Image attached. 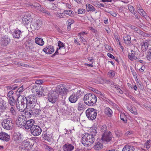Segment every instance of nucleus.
<instances>
[{"label": "nucleus", "mask_w": 151, "mask_h": 151, "mask_svg": "<svg viewBox=\"0 0 151 151\" xmlns=\"http://www.w3.org/2000/svg\"><path fill=\"white\" fill-rule=\"evenodd\" d=\"M97 132L95 129L90 131L89 133L84 134L82 136L81 142L84 146H90L94 142L95 137Z\"/></svg>", "instance_id": "1"}, {"label": "nucleus", "mask_w": 151, "mask_h": 151, "mask_svg": "<svg viewBox=\"0 0 151 151\" xmlns=\"http://www.w3.org/2000/svg\"><path fill=\"white\" fill-rule=\"evenodd\" d=\"M97 98L94 93H89L86 94L83 98L84 103L88 106H92L97 101Z\"/></svg>", "instance_id": "2"}, {"label": "nucleus", "mask_w": 151, "mask_h": 151, "mask_svg": "<svg viewBox=\"0 0 151 151\" xmlns=\"http://www.w3.org/2000/svg\"><path fill=\"white\" fill-rule=\"evenodd\" d=\"M27 102L26 105L27 107L33 108L38 104L36 97L35 95H30L26 97Z\"/></svg>", "instance_id": "3"}, {"label": "nucleus", "mask_w": 151, "mask_h": 151, "mask_svg": "<svg viewBox=\"0 0 151 151\" xmlns=\"http://www.w3.org/2000/svg\"><path fill=\"white\" fill-rule=\"evenodd\" d=\"M83 94V93L81 90H78L76 92H73L69 96L68 100L72 103H76L81 96Z\"/></svg>", "instance_id": "4"}, {"label": "nucleus", "mask_w": 151, "mask_h": 151, "mask_svg": "<svg viewBox=\"0 0 151 151\" xmlns=\"http://www.w3.org/2000/svg\"><path fill=\"white\" fill-rule=\"evenodd\" d=\"M2 127L4 129L10 130L12 129L13 127L12 119L9 118L4 119L1 123Z\"/></svg>", "instance_id": "5"}, {"label": "nucleus", "mask_w": 151, "mask_h": 151, "mask_svg": "<svg viewBox=\"0 0 151 151\" xmlns=\"http://www.w3.org/2000/svg\"><path fill=\"white\" fill-rule=\"evenodd\" d=\"M86 114L87 117L89 120H93L96 118L97 110L92 108H89L86 110Z\"/></svg>", "instance_id": "6"}, {"label": "nucleus", "mask_w": 151, "mask_h": 151, "mask_svg": "<svg viewBox=\"0 0 151 151\" xmlns=\"http://www.w3.org/2000/svg\"><path fill=\"white\" fill-rule=\"evenodd\" d=\"M68 91V89L65 88L64 86L61 84L56 87L54 92H56L58 96L59 95L63 96L66 95Z\"/></svg>", "instance_id": "7"}, {"label": "nucleus", "mask_w": 151, "mask_h": 151, "mask_svg": "<svg viewBox=\"0 0 151 151\" xmlns=\"http://www.w3.org/2000/svg\"><path fill=\"white\" fill-rule=\"evenodd\" d=\"M58 96L54 91L52 90L48 94L49 101L52 103H55L58 99Z\"/></svg>", "instance_id": "8"}, {"label": "nucleus", "mask_w": 151, "mask_h": 151, "mask_svg": "<svg viewBox=\"0 0 151 151\" xmlns=\"http://www.w3.org/2000/svg\"><path fill=\"white\" fill-rule=\"evenodd\" d=\"M112 137V134L111 132L109 131L103 133L101 139L104 142H107L111 139Z\"/></svg>", "instance_id": "9"}, {"label": "nucleus", "mask_w": 151, "mask_h": 151, "mask_svg": "<svg viewBox=\"0 0 151 151\" xmlns=\"http://www.w3.org/2000/svg\"><path fill=\"white\" fill-rule=\"evenodd\" d=\"M30 132L32 134L35 136H37L40 134L42 130L39 126L37 125H35L31 129Z\"/></svg>", "instance_id": "10"}, {"label": "nucleus", "mask_w": 151, "mask_h": 151, "mask_svg": "<svg viewBox=\"0 0 151 151\" xmlns=\"http://www.w3.org/2000/svg\"><path fill=\"white\" fill-rule=\"evenodd\" d=\"M26 120L25 116L23 115H21L18 117L17 120L16 122L18 126L19 127L23 126Z\"/></svg>", "instance_id": "11"}, {"label": "nucleus", "mask_w": 151, "mask_h": 151, "mask_svg": "<svg viewBox=\"0 0 151 151\" xmlns=\"http://www.w3.org/2000/svg\"><path fill=\"white\" fill-rule=\"evenodd\" d=\"M35 121L33 119H29L28 120H26L24 125L25 128L27 129H31L33 127L35 124Z\"/></svg>", "instance_id": "12"}, {"label": "nucleus", "mask_w": 151, "mask_h": 151, "mask_svg": "<svg viewBox=\"0 0 151 151\" xmlns=\"http://www.w3.org/2000/svg\"><path fill=\"white\" fill-rule=\"evenodd\" d=\"M30 6L31 7L38 9L40 11L42 12H43L47 14V15H50V13L49 12L46 10H44L41 8V6L38 3H34L32 4H30Z\"/></svg>", "instance_id": "13"}, {"label": "nucleus", "mask_w": 151, "mask_h": 151, "mask_svg": "<svg viewBox=\"0 0 151 151\" xmlns=\"http://www.w3.org/2000/svg\"><path fill=\"white\" fill-rule=\"evenodd\" d=\"M42 23L40 21L36 20L35 22H33L31 25V27L34 30H38L41 27Z\"/></svg>", "instance_id": "14"}, {"label": "nucleus", "mask_w": 151, "mask_h": 151, "mask_svg": "<svg viewBox=\"0 0 151 151\" xmlns=\"http://www.w3.org/2000/svg\"><path fill=\"white\" fill-rule=\"evenodd\" d=\"M1 41L2 45L5 46H6L11 41L9 38L6 35L3 36L1 38Z\"/></svg>", "instance_id": "15"}, {"label": "nucleus", "mask_w": 151, "mask_h": 151, "mask_svg": "<svg viewBox=\"0 0 151 151\" xmlns=\"http://www.w3.org/2000/svg\"><path fill=\"white\" fill-rule=\"evenodd\" d=\"M10 139V136L5 132L0 133V139L8 142Z\"/></svg>", "instance_id": "16"}, {"label": "nucleus", "mask_w": 151, "mask_h": 151, "mask_svg": "<svg viewBox=\"0 0 151 151\" xmlns=\"http://www.w3.org/2000/svg\"><path fill=\"white\" fill-rule=\"evenodd\" d=\"M17 109L21 112H23L27 108V105L21 104L19 102V98L17 101Z\"/></svg>", "instance_id": "17"}, {"label": "nucleus", "mask_w": 151, "mask_h": 151, "mask_svg": "<svg viewBox=\"0 0 151 151\" xmlns=\"http://www.w3.org/2000/svg\"><path fill=\"white\" fill-rule=\"evenodd\" d=\"M74 147L72 144L66 143L63 147V149L64 151H72L74 149Z\"/></svg>", "instance_id": "18"}, {"label": "nucleus", "mask_w": 151, "mask_h": 151, "mask_svg": "<svg viewBox=\"0 0 151 151\" xmlns=\"http://www.w3.org/2000/svg\"><path fill=\"white\" fill-rule=\"evenodd\" d=\"M43 51L47 54H51L54 51V48L52 45L47 46L43 50Z\"/></svg>", "instance_id": "19"}, {"label": "nucleus", "mask_w": 151, "mask_h": 151, "mask_svg": "<svg viewBox=\"0 0 151 151\" xmlns=\"http://www.w3.org/2000/svg\"><path fill=\"white\" fill-rule=\"evenodd\" d=\"M86 106L81 101L79 102L77 104V109L79 111H84L86 109Z\"/></svg>", "instance_id": "20"}, {"label": "nucleus", "mask_w": 151, "mask_h": 151, "mask_svg": "<svg viewBox=\"0 0 151 151\" xmlns=\"http://www.w3.org/2000/svg\"><path fill=\"white\" fill-rule=\"evenodd\" d=\"M22 20L24 24L26 25L28 24L30 21V16L27 13L25 14L22 18Z\"/></svg>", "instance_id": "21"}, {"label": "nucleus", "mask_w": 151, "mask_h": 151, "mask_svg": "<svg viewBox=\"0 0 151 151\" xmlns=\"http://www.w3.org/2000/svg\"><path fill=\"white\" fill-rule=\"evenodd\" d=\"M136 54V52L133 50H132L131 53H129L128 55V58L129 59L132 61L136 59L137 58V57L135 56Z\"/></svg>", "instance_id": "22"}, {"label": "nucleus", "mask_w": 151, "mask_h": 151, "mask_svg": "<svg viewBox=\"0 0 151 151\" xmlns=\"http://www.w3.org/2000/svg\"><path fill=\"white\" fill-rule=\"evenodd\" d=\"M150 41V40H146L143 42L142 45V48L143 50L146 51L147 49L149 43Z\"/></svg>", "instance_id": "23"}, {"label": "nucleus", "mask_w": 151, "mask_h": 151, "mask_svg": "<svg viewBox=\"0 0 151 151\" xmlns=\"http://www.w3.org/2000/svg\"><path fill=\"white\" fill-rule=\"evenodd\" d=\"M135 148L132 146L125 145L122 149V151H134Z\"/></svg>", "instance_id": "24"}, {"label": "nucleus", "mask_w": 151, "mask_h": 151, "mask_svg": "<svg viewBox=\"0 0 151 151\" xmlns=\"http://www.w3.org/2000/svg\"><path fill=\"white\" fill-rule=\"evenodd\" d=\"M104 113L108 117H111L113 114V112L109 108L106 107L104 111Z\"/></svg>", "instance_id": "25"}, {"label": "nucleus", "mask_w": 151, "mask_h": 151, "mask_svg": "<svg viewBox=\"0 0 151 151\" xmlns=\"http://www.w3.org/2000/svg\"><path fill=\"white\" fill-rule=\"evenodd\" d=\"M103 147V144L99 142H97L93 147V148L96 150H99Z\"/></svg>", "instance_id": "26"}, {"label": "nucleus", "mask_w": 151, "mask_h": 151, "mask_svg": "<svg viewBox=\"0 0 151 151\" xmlns=\"http://www.w3.org/2000/svg\"><path fill=\"white\" fill-rule=\"evenodd\" d=\"M13 36L14 37L16 38H19L20 37L21 35V31L18 29H16L14 31L13 34Z\"/></svg>", "instance_id": "27"}, {"label": "nucleus", "mask_w": 151, "mask_h": 151, "mask_svg": "<svg viewBox=\"0 0 151 151\" xmlns=\"http://www.w3.org/2000/svg\"><path fill=\"white\" fill-rule=\"evenodd\" d=\"M127 108L132 113L134 114H137L136 109L134 106L129 105L127 106Z\"/></svg>", "instance_id": "28"}, {"label": "nucleus", "mask_w": 151, "mask_h": 151, "mask_svg": "<svg viewBox=\"0 0 151 151\" xmlns=\"http://www.w3.org/2000/svg\"><path fill=\"white\" fill-rule=\"evenodd\" d=\"M6 102L1 99H0V111L6 109Z\"/></svg>", "instance_id": "29"}, {"label": "nucleus", "mask_w": 151, "mask_h": 151, "mask_svg": "<svg viewBox=\"0 0 151 151\" xmlns=\"http://www.w3.org/2000/svg\"><path fill=\"white\" fill-rule=\"evenodd\" d=\"M123 39L125 43L127 45L130 44L131 37L130 35H126L123 37Z\"/></svg>", "instance_id": "30"}, {"label": "nucleus", "mask_w": 151, "mask_h": 151, "mask_svg": "<svg viewBox=\"0 0 151 151\" xmlns=\"http://www.w3.org/2000/svg\"><path fill=\"white\" fill-rule=\"evenodd\" d=\"M35 41L36 44L40 46H42L44 44L43 40L40 38L36 37L35 39Z\"/></svg>", "instance_id": "31"}, {"label": "nucleus", "mask_w": 151, "mask_h": 151, "mask_svg": "<svg viewBox=\"0 0 151 151\" xmlns=\"http://www.w3.org/2000/svg\"><path fill=\"white\" fill-rule=\"evenodd\" d=\"M33 108H28L27 107L26 109V111L25 112V114L26 115H29V117H31V116L32 115H34L33 113V111L31 109Z\"/></svg>", "instance_id": "32"}, {"label": "nucleus", "mask_w": 151, "mask_h": 151, "mask_svg": "<svg viewBox=\"0 0 151 151\" xmlns=\"http://www.w3.org/2000/svg\"><path fill=\"white\" fill-rule=\"evenodd\" d=\"M86 10L88 12L91 11L94 12L95 10V9L94 6H93L91 5L87 4L86 5Z\"/></svg>", "instance_id": "33"}, {"label": "nucleus", "mask_w": 151, "mask_h": 151, "mask_svg": "<svg viewBox=\"0 0 151 151\" xmlns=\"http://www.w3.org/2000/svg\"><path fill=\"white\" fill-rule=\"evenodd\" d=\"M27 46L30 49H33L37 45L34 42L32 43L31 41H28L27 42Z\"/></svg>", "instance_id": "34"}, {"label": "nucleus", "mask_w": 151, "mask_h": 151, "mask_svg": "<svg viewBox=\"0 0 151 151\" xmlns=\"http://www.w3.org/2000/svg\"><path fill=\"white\" fill-rule=\"evenodd\" d=\"M137 9L138 12L142 16H143L144 17H145V16H146L147 14L142 9H141V8L139 7H137Z\"/></svg>", "instance_id": "35"}, {"label": "nucleus", "mask_w": 151, "mask_h": 151, "mask_svg": "<svg viewBox=\"0 0 151 151\" xmlns=\"http://www.w3.org/2000/svg\"><path fill=\"white\" fill-rule=\"evenodd\" d=\"M9 102L10 104L12 106H14L16 104V101L14 97L8 98Z\"/></svg>", "instance_id": "36"}, {"label": "nucleus", "mask_w": 151, "mask_h": 151, "mask_svg": "<svg viewBox=\"0 0 151 151\" xmlns=\"http://www.w3.org/2000/svg\"><path fill=\"white\" fill-rule=\"evenodd\" d=\"M64 14L72 17L74 14L73 12L71 10H64L63 11Z\"/></svg>", "instance_id": "37"}, {"label": "nucleus", "mask_w": 151, "mask_h": 151, "mask_svg": "<svg viewBox=\"0 0 151 151\" xmlns=\"http://www.w3.org/2000/svg\"><path fill=\"white\" fill-rule=\"evenodd\" d=\"M131 28L134 30L135 31H136L137 33L139 34L140 35H143L144 34V32L141 31L140 30L137 28V27L134 26H132L131 27Z\"/></svg>", "instance_id": "38"}, {"label": "nucleus", "mask_w": 151, "mask_h": 151, "mask_svg": "<svg viewBox=\"0 0 151 151\" xmlns=\"http://www.w3.org/2000/svg\"><path fill=\"white\" fill-rule=\"evenodd\" d=\"M115 134L117 137H121L122 136V131L118 129H116L114 131Z\"/></svg>", "instance_id": "39"}, {"label": "nucleus", "mask_w": 151, "mask_h": 151, "mask_svg": "<svg viewBox=\"0 0 151 151\" xmlns=\"http://www.w3.org/2000/svg\"><path fill=\"white\" fill-rule=\"evenodd\" d=\"M42 136L44 139L47 140V141L49 142L50 141L51 137L49 134H47L46 133H43Z\"/></svg>", "instance_id": "40"}, {"label": "nucleus", "mask_w": 151, "mask_h": 151, "mask_svg": "<svg viewBox=\"0 0 151 151\" xmlns=\"http://www.w3.org/2000/svg\"><path fill=\"white\" fill-rule=\"evenodd\" d=\"M113 87L115 89H116L117 91L119 93L121 94H122L123 93V91L121 90V89L119 87V86L116 84H114Z\"/></svg>", "instance_id": "41"}, {"label": "nucleus", "mask_w": 151, "mask_h": 151, "mask_svg": "<svg viewBox=\"0 0 151 151\" xmlns=\"http://www.w3.org/2000/svg\"><path fill=\"white\" fill-rule=\"evenodd\" d=\"M146 58L149 61H151V48L147 52Z\"/></svg>", "instance_id": "42"}, {"label": "nucleus", "mask_w": 151, "mask_h": 151, "mask_svg": "<svg viewBox=\"0 0 151 151\" xmlns=\"http://www.w3.org/2000/svg\"><path fill=\"white\" fill-rule=\"evenodd\" d=\"M56 16L58 18H63L65 17V15L63 13H61L58 12L55 13Z\"/></svg>", "instance_id": "43"}, {"label": "nucleus", "mask_w": 151, "mask_h": 151, "mask_svg": "<svg viewBox=\"0 0 151 151\" xmlns=\"http://www.w3.org/2000/svg\"><path fill=\"white\" fill-rule=\"evenodd\" d=\"M120 116L122 120L124 121L125 122H127V117L124 113H121L120 114Z\"/></svg>", "instance_id": "44"}, {"label": "nucleus", "mask_w": 151, "mask_h": 151, "mask_svg": "<svg viewBox=\"0 0 151 151\" xmlns=\"http://www.w3.org/2000/svg\"><path fill=\"white\" fill-rule=\"evenodd\" d=\"M32 90L33 92H37L39 91V86H36L35 85H33L32 86Z\"/></svg>", "instance_id": "45"}, {"label": "nucleus", "mask_w": 151, "mask_h": 151, "mask_svg": "<svg viewBox=\"0 0 151 151\" xmlns=\"http://www.w3.org/2000/svg\"><path fill=\"white\" fill-rule=\"evenodd\" d=\"M18 86H17L14 85L13 86H8L6 88L8 90H10V91H13L15 89L17 88Z\"/></svg>", "instance_id": "46"}, {"label": "nucleus", "mask_w": 151, "mask_h": 151, "mask_svg": "<svg viewBox=\"0 0 151 151\" xmlns=\"http://www.w3.org/2000/svg\"><path fill=\"white\" fill-rule=\"evenodd\" d=\"M25 101L27 102L26 97L24 96L22 97V98L21 99L20 101L19 100V103H20L21 104L26 105V104H25Z\"/></svg>", "instance_id": "47"}, {"label": "nucleus", "mask_w": 151, "mask_h": 151, "mask_svg": "<svg viewBox=\"0 0 151 151\" xmlns=\"http://www.w3.org/2000/svg\"><path fill=\"white\" fill-rule=\"evenodd\" d=\"M10 112L13 116H15L16 115L17 113L14 109V107L12 106L11 107L10 109Z\"/></svg>", "instance_id": "48"}, {"label": "nucleus", "mask_w": 151, "mask_h": 151, "mask_svg": "<svg viewBox=\"0 0 151 151\" xmlns=\"http://www.w3.org/2000/svg\"><path fill=\"white\" fill-rule=\"evenodd\" d=\"M32 110L34 114H37L41 111V110L40 108H34Z\"/></svg>", "instance_id": "49"}, {"label": "nucleus", "mask_w": 151, "mask_h": 151, "mask_svg": "<svg viewBox=\"0 0 151 151\" xmlns=\"http://www.w3.org/2000/svg\"><path fill=\"white\" fill-rule=\"evenodd\" d=\"M65 46L64 44L60 41L58 42V46L59 47V49L60 50L61 49L63 48Z\"/></svg>", "instance_id": "50"}, {"label": "nucleus", "mask_w": 151, "mask_h": 151, "mask_svg": "<svg viewBox=\"0 0 151 151\" xmlns=\"http://www.w3.org/2000/svg\"><path fill=\"white\" fill-rule=\"evenodd\" d=\"M107 130V127L106 125H103L101 129V131L102 132H108Z\"/></svg>", "instance_id": "51"}, {"label": "nucleus", "mask_w": 151, "mask_h": 151, "mask_svg": "<svg viewBox=\"0 0 151 151\" xmlns=\"http://www.w3.org/2000/svg\"><path fill=\"white\" fill-rule=\"evenodd\" d=\"M128 9L130 12L132 13H133L134 14H135V9L134 7L132 6H129L128 7Z\"/></svg>", "instance_id": "52"}, {"label": "nucleus", "mask_w": 151, "mask_h": 151, "mask_svg": "<svg viewBox=\"0 0 151 151\" xmlns=\"http://www.w3.org/2000/svg\"><path fill=\"white\" fill-rule=\"evenodd\" d=\"M45 148L46 151H53L54 150L53 148L47 145H45Z\"/></svg>", "instance_id": "53"}, {"label": "nucleus", "mask_w": 151, "mask_h": 151, "mask_svg": "<svg viewBox=\"0 0 151 151\" xmlns=\"http://www.w3.org/2000/svg\"><path fill=\"white\" fill-rule=\"evenodd\" d=\"M95 6L99 8L104 7V5L103 4L99 2H96L95 3Z\"/></svg>", "instance_id": "54"}, {"label": "nucleus", "mask_w": 151, "mask_h": 151, "mask_svg": "<svg viewBox=\"0 0 151 151\" xmlns=\"http://www.w3.org/2000/svg\"><path fill=\"white\" fill-rule=\"evenodd\" d=\"M108 74L109 75V77L113 78L115 75V72L113 70H111L108 73Z\"/></svg>", "instance_id": "55"}, {"label": "nucleus", "mask_w": 151, "mask_h": 151, "mask_svg": "<svg viewBox=\"0 0 151 151\" xmlns=\"http://www.w3.org/2000/svg\"><path fill=\"white\" fill-rule=\"evenodd\" d=\"M86 10L84 9H80L78 11V14H81L85 13Z\"/></svg>", "instance_id": "56"}, {"label": "nucleus", "mask_w": 151, "mask_h": 151, "mask_svg": "<svg viewBox=\"0 0 151 151\" xmlns=\"http://www.w3.org/2000/svg\"><path fill=\"white\" fill-rule=\"evenodd\" d=\"M24 88H23V86L20 87L17 90V92H18L19 93V94H21L24 90Z\"/></svg>", "instance_id": "57"}, {"label": "nucleus", "mask_w": 151, "mask_h": 151, "mask_svg": "<svg viewBox=\"0 0 151 151\" xmlns=\"http://www.w3.org/2000/svg\"><path fill=\"white\" fill-rule=\"evenodd\" d=\"M14 93V92L13 91H10L7 94L8 98H11L13 97L12 95Z\"/></svg>", "instance_id": "58"}, {"label": "nucleus", "mask_w": 151, "mask_h": 151, "mask_svg": "<svg viewBox=\"0 0 151 151\" xmlns=\"http://www.w3.org/2000/svg\"><path fill=\"white\" fill-rule=\"evenodd\" d=\"M106 12L110 14L112 16L114 17H115L117 15L116 13L113 12H112L111 11L109 12L106 11Z\"/></svg>", "instance_id": "59"}, {"label": "nucleus", "mask_w": 151, "mask_h": 151, "mask_svg": "<svg viewBox=\"0 0 151 151\" xmlns=\"http://www.w3.org/2000/svg\"><path fill=\"white\" fill-rule=\"evenodd\" d=\"M37 93L36 94V95L37 96L39 97H40L42 96L44 94L43 93L42 91H38Z\"/></svg>", "instance_id": "60"}, {"label": "nucleus", "mask_w": 151, "mask_h": 151, "mask_svg": "<svg viewBox=\"0 0 151 151\" xmlns=\"http://www.w3.org/2000/svg\"><path fill=\"white\" fill-rule=\"evenodd\" d=\"M39 90L40 91H42L43 93V92L45 91V87L44 86H40V87H39Z\"/></svg>", "instance_id": "61"}, {"label": "nucleus", "mask_w": 151, "mask_h": 151, "mask_svg": "<svg viewBox=\"0 0 151 151\" xmlns=\"http://www.w3.org/2000/svg\"><path fill=\"white\" fill-rule=\"evenodd\" d=\"M131 70H132V73L134 78H137V75L136 73L134 70H133L132 69H131Z\"/></svg>", "instance_id": "62"}, {"label": "nucleus", "mask_w": 151, "mask_h": 151, "mask_svg": "<svg viewBox=\"0 0 151 151\" xmlns=\"http://www.w3.org/2000/svg\"><path fill=\"white\" fill-rule=\"evenodd\" d=\"M80 40L81 41V42L84 44H85L86 42V40L83 37H82L81 35L80 36Z\"/></svg>", "instance_id": "63"}, {"label": "nucleus", "mask_w": 151, "mask_h": 151, "mask_svg": "<svg viewBox=\"0 0 151 151\" xmlns=\"http://www.w3.org/2000/svg\"><path fill=\"white\" fill-rule=\"evenodd\" d=\"M68 24L70 25H71V24H73L74 22V20L72 19H69L68 20Z\"/></svg>", "instance_id": "64"}]
</instances>
